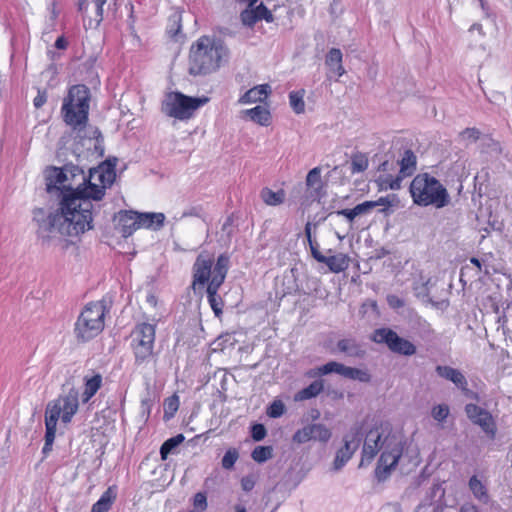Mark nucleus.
Masks as SVG:
<instances>
[{"label": "nucleus", "mask_w": 512, "mask_h": 512, "mask_svg": "<svg viewBox=\"0 0 512 512\" xmlns=\"http://www.w3.org/2000/svg\"><path fill=\"white\" fill-rule=\"evenodd\" d=\"M102 386V376L100 374H95L92 377H85L84 383V391L82 394L83 402H88L101 388Z\"/></svg>", "instance_id": "nucleus-30"}, {"label": "nucleus", "mask_w": 512, "mask_h": 512, "mask_svg": "<svg viewBox=\"0 0 512 512\" xmlns=\"http://www.w3.org/2000/svg\"><path fill=\"white\" fill-rule=\"evenodd\" d=\"M47 100V96L45 92L39 91L37 96L33 100V104L36 108L42 107Z\"/></svg>", "instance_id": "nucleus-60"}, {"label": "nucleus", "mask_w": 512, "mask_h": 512, "mask_svg": "<svg viewBox=\"0 0 512 512\" xmlns=\"http://www.w3.org/2000/svg\"><path fill=\"white\" fill-rule=\"evenodd\" d=\"M387 302L390 307L398 309L404 306V301L396 295H388Z\"/></svg>", "instance_id": "nucleus-55"}, {"label": "nucleus", "mask_w": 512, "mask_h": 512, "mask_svg": "<svg viewBox=\"0 0 512 512\" xmlns=\"http://www.w3.org/2000/svg\"><path fill=\"white\" fill-rule=\"evenodd\" d=\"M345 365L336 361H329L326 364L318 367V373L320 375H327L336 373L341 376L344 374Z\"/></svg>", "instance_id": "nucleus-40"}, {"label": "nucleus", "mask_w": 512, "mask_h": 512, "mask_svg": "<svg viewBox=\"0 0 512 512\" xmlns=\"http://www.w3.org/2000/svg\"><path fill=\"white\" fill-rule=\"evenodd\" d=\"M311 254L313 258L320 263L321 256H324L318 249L319 245L316 241H310L309 242Z\"/></svg>", "instance_id": "nucleus-59"}, {"label": "nucleus", "mask_w": 512, "mask_h": 512, "mask_svg": "<svg viewBox=\"0 0 512 512\" xmlns=\"http://www.w3.org/2000/svg\"><path fill=\"white\" fill-rule=\"evenodd\" d=\"M184 440L185 437L182 434H178L167 439L160 447L161 459L166 460L168 455L171 454Z\"/></svg>", "instance_id": "nucleus-33"}, {"label": "nucleus", "mask_w": 512, "mask_h": 512, "mask_svg": "<svg viewBox=\"0 0 512 512\" xmlns=\"http://www.w3.org/2000/svg\"><path fill=\"white\" fill-rule=\"evenodd\" d=\"M371 204H375V207L378 206H384V207H390L392 205V202L390 201L389 197H380L378 200L371 201Z\"/></svg>", "instance_id": "nucleus-61"}, {"label": "nucleus", "mask_w": 512, "mask_h": 512, "mask_svg": "<svg viewBox=\"0 0 512 512\" xmlns=\"http://www.w3.org/2000/svg\"><path fill=\"white\" fill-rule=\"evenodd\" d=\"M417 334L424 340H430L434 337V330L429 322L425 319L418 318L415 322Z\"/></svg>", "instance_id": "nucleus-38"}, {"label": "nucleus", "mask_w": 512, "mask_h": 512, "mask_svg": "<svg viewBox=\"0 0 512 512\" xmlns=\"http://www.w3.org/2000/svg\"><path fill=\"white\" fill-rule=\"evenodd\" d=\"M69 169L52 167L46 174V190L49 193L53 191L59 192L60 199L62 198V191L67 189V173Z\"/></svg>", "instance_id": "nucleus-16"}, {"label": "nucleus", "mask_w": 512, "mask_h": 512, "mask_svg": "<svg viewBox=\"0 0 512 512\" xmlns=\"http://www.w3.org/2000/svg\"><path fill=\"white\" fill-rule=\"evenodd\" d=\"M227 55V48L220 40L202 36L191 45L189 74L198 76L213 73L220 68Z\"/></svg>", "instance_id": "nucleus-4"}, {"label": "nucleus", "mask_w": 512, "mask_h": 512, "mask_svg": "<svg viewBox=\"0 0 512 512\" xmlns=\"http://www.w3.org/2000/svg\"><path fill=\"white\" fill-rule=\"evenodd\" d=\"M193 505L196 509L203 511L207 507V499L205 494L199 492L196 493L193 499Z\"/></svg>", "instance_id": "nucleus-52"}, {"label": "nucleus", "mask_w": 512, "mask_h": 512, "mask_svg": "<svg viewBox=\"0 0 512 512\" xmlns=\"http://www.w3.org/2000/svg\"><path fill=\"white\" fill-rule=\"evenodd\" d=\"M139 226L144 228L160 229L164 225L165 215L163 213L146 212L138 213Z\"/></svg>", "instance_id": "nucleus-26"}, {"label": "nucleus", "mask_w": 512, "mask_h": 512, "mask_svg": "<svg viewBox=\"0 0 512 512\" xmlns=\"http://www.w3.org/2000/svg\"><path fill=\"white\" fill-rule=\"evenodd\" d=\"M358 432L356 431L351 436L346 435L344 437V446L336 452V456L333 462L334 470L338 471L342 469L345 464L352 458L355 451L358 449L359 440H356Z\"/></svg>", "instance_id": "nucleus-15"}, {"label": "nucleus", "mask_w": 512, "mask_h": 512, "mask_svg": "<svg viewBox=\"0 0 512 512\" xmlns=\"http://www.w3.org/2000/svg\"><path fill=\"white\" fill-rule=\"evenodd\" d=\"M77 1V7L78 11L81 13H85L88 4L90 2L94 3L96 6V16H97V22H101L103 20V6L107 2V0H76Z\"/></svg>", "instance_id": "nucleus-37"}, {"label": "nucleus", "mask_w": 512, "mask_h": 512, "mask_svg": "<svg viewBox=\"0 0 512 512\" xmlns=\"http://www.w3.org/2000/svg\"><path fill=\"white\" fill-rule=\"evenodd\" d=\"M267 434L266 428L263 424H254L251 427V437L254 441H261Z\"/></svg>", "instance_id": "nucleus-51"}, {"label": "nucleus", "mask_w": 512, "mask_h": 512, "mask_svg": "<svg viewBox=\"0 0 512 512\" xmlns=\"http://www.w3.org/2000/svg\"><path fill=\"white\" fill-rule=\"evenodd\" d=\"M116 498V494L112 487H109L99 498V500L93 504L91 512H108Z\"/></svg>", "instance_id": "nucleus-31"}, {"label": "nucleus", "mask_w": 512, "mask_h": 512, "mask_svg": "<svg viewBox=\"0 0 512 512\" xmlns=\"http://www.w3.org/2000/svg\"><path fill=\"white\" fill-rule=\"evenodd\" d=\"M342 52L338 48H331L325 58V65L328 68V77L331 75L336 76V80L345 74V69L342 64Z\"/></svg>", "instance_id": "nucleus-20"}, {"label": "nucleus", "mask_w": 512, "mask_h": 512, "mask_svg": "<svg viewBox=\"0 0 512 512\" xmlns=\"http://www.w3.org/2000/svg\"><path fill=\"white\" fill-rule=\"evenodd\" d=\"M260 196L265 204L270 206H277L282 204L285 200V192L283 190L272 191L269 188H263Z\"/></svg>", "instance_id": "nucleus-32"}, {"label": "nucleus", "mask_w": 512, "mask_h": 512, "mask_svg": "<svg viewBox=\"0 0 512 512\" xmlns=\"http://www.w3.org/2000/svg\"><path fill=\"white\" fill-rule=\"evenodd\" d=\"M321 183V169L319 167H315L311 169L306 176V185L308 187H314L316 185H320Z\"/></svg>", "instance_id": "nucleus-48"}, {"label": "nucleus", "mask_w": 512, "mask_h": 512, "mask_svg": "<svg viewBox=\"0 0 512 512\" xmlns=\"http://www.w3.org/2000/svg\"><path fill=\"white\" fill-rule=\"evenodd\" d=\"M79 409V393L75 387L64 391L57 399L50 401L45 410V422L57 427L59 419L64 424L71 422Z\"/></svg>", "instance_id": "nucleus-8"}, {"label": "nucleus", "mask_w": 512, "mask_h": 512, "mask_svg": "<svg viewBox=\"0 0 512 512\" xmlns=\"http://www.w3.org/2000/svg\"><path fill=\"white\" fill-rule=\"evenodd\" d=\"M230 266V256L223 253L218 256L213 268L211 283L223 284Z\"/></svg>", "instance_id": "nucleus-22"}, {"label": "nucleus", "mask_w": 512, "mask_h": 512, "mask_svg": "<svg viewBox=\"0 0 512 512\" xmlns=\"http://www.w3.org/2000/svg\"><path fill=\"white\" fill-rule=\"evenodd\" d=\"M202 215V208L200 206H194L190 207L189 209L185 210L182 214L183 218L186 217H201Z\"/></svg>", "instance_id": "nucleus-57"}, {"label": "nucleus", "mask_w": 512, "mask_h": 512, "mask_svg": "<svg viewBox=\"0 0 512 512\" xmlns=\"http://www.w3.org/2000/svg\"><path fill=\"white\" fill-rule=\"evenodd\" d=\"M68 45L67 40L64 38V36H60L55 41V47L57 49H66Z\"/></svg>", "instance_id": "nucleus-63"}, {"label": "nucleus", "mask_w": 512, "mask_h": 512, "mask_svg": "<svg viewBox=\"0 0 512 512\" xmlns=\"http://www.w3.org/2000/svg\"><path fill=\"white\" fill-rule=\"evenodd\" d=\"M240 19L243 25L248 27H253L255 23L259 21V17L252 7H248L247 9L243 10L240 14Z\"/></svg>", "instance_id": "nucleus-43"}, {"label": "nucleus", "mask_w": 512, "mask_h": 512, "mask_svg": "<svg viewBox=\"0 0 512 512\" xmlns=\"http://www.w3.org/2000/svg\"><path fill=\"white\" fill-rule=\"evenodd\" d=\"M170 21L173 23V26L175 25L176 26V29H173V27L171 26V28L168 29V33L172 36V37H175L177 36V34L179 33L180 29H181V24H180V16L179 15H173L171 18H170Z\"/></svg>", "instance_id": "nucleus-54"}, {"label": "nucleus", "mask_w": 512, "mask_h": 512, "mask_svg": "<svg viewBox=\"0 0 512 512\" xmlns=\"http://www.w3.org/2000/svg\"><path fill=\"white\" fill-rule=\"evenodd\" d=\"M214 263V256L206 251L201 252L192 267L193 272V287L197 285L204 286L208 285L212 279L213 270L212 265Z\"/></svg>", "instance_id": "nucleus-13"}, {"label": "nucleus", "mask_w": 512, "mask_h": 512, "mask_svg": "<svg viewBox=\"0 0 512 512\" xmlns=\"http://www.w3.org/2000/svg\"><path fill=\"white\" fill-rule=\"evenodd\" d=\"M372 341L379 344H386L388 348L397 354L412 356L416 353V346L407 339H404L390 328H379L373 332Z\"/></svg>", "instance_id": "nucleus-11"}, {"label": "nucleus", "mask_w": 512, "mask_h": 512, "mask_svg": "<svg viewBox=\"0 0 512 512\" xmlns=\"http://www.w3.org/2000/svg\"><path fill=\"white\" fill-rule=\"evenodd\" d=\"M90 90L83 84L70 87L63 99L61 115L63 121L73 130L86 127L89 115Z\"/></svg>", "instance_id": "nucleus-6"}, {"label": "nucleus", "mask_w": 512, "mask_h": 512, "mask_svg": "<svg viewBox=\"0 0 512 512\" xmlns=\"http://www.w3.org/2000/svg\"><path fill=\"white\" fill-rule=\"evenodd\" d=\"M431 415L438 422L445 421L446 418L449 415V407H448V405H446V404H439V405L434 406L432 408Z\"/></svg>", "instance_id": "nucleus-46"}, {"label": "nucleus", "mask_w": 512, "mask_h": 512, "mask_svg": "<svg viewBox=\"0 0 512 512\" xmlns=\"http://www.w3.org/2000/svg\"><path fill=\"white\" fill-rule=\"evenodd\" d=\"M285 412V405L281 400H274L267 408V415L271 418H279Z\"/></svg>", "instance_id": "nucleus-45"}, {"label": "nucleus", "mask_w": 512, "mask_h": 512, "mask_svg": "<svg viewBox=\"0 0 512 512\" xmlns=\"http://www.w3.org/2000/svg\"><path fill=\"white\" fill-rule=\"evenodd\" d=\"M156 325L147 322L139 323L131 333V348L135 358V365L140 366L155 356Z\"/></svg>", "instance_id": "nucleus-10"}, {"label": "nucleus", "mask_w": 512, "mask_h": 512, "mask_svg": "<svg viewBox=\"0 0 512 512\" xmlns=\"http://www.w3.org/2000/svg\"><path fill=\"white\" fill-rule=\"evenodd\" d=\"M336 350L339 353L351 358L361 359L365 356L364 345L355 337H345L337 341Z\"/></svg>", "instance_id": "nucleus-17"}, {"label": "nucleus", "mask_w": 512, "mask_h": 512, "mask_svg": "<svg viewBox=\"0 0 512 512\" xmlns=\"http://www.w3.org/2000/svg\"><path fill=\"white\" fill-rule=\"evenodd\" d=\"M369 165L367 156L364 153L357 152L351 157L352 174L364 172Z\"/></svg>", "instance_id": "nucleus-36"}, {"label": "nucleus", "mask_w": 512, "mask_h": 512, "mask_svg": "<svg viewBox=\"0 0 512 512\" xmlns=\"http://www.w3.org/2000/svg\"><path fill=\"white\" fill-rule=\"evenodd\" d=\"M336 214L344 216L349 222H353L354 219L358 216L354 208L338 210L336 211Z\"/></svg>", "instance_id": "nucleus-58"}, {"label": "nucleus", "mask_w": 512, "mask_h": 512, "mask_svg": "<svg viewBox=\"0 0 512 512\" xmlns=\"http://www.w3.org/2000/svg\"><path fill=\"white\" fill-rule=\"evenodd\" d=\"M141 406L143 409V413H147V417H148L150 414V400L149 399L142 400Z\"/></svg>", "instance_id": "nucleus-64"}, {"label": "nucleus", "mask_w": 512, "mask_h": 512, "mask_svg": "<svg viewBox=\"0 0 512 512\" xmlns=\"http://www.w3.org/2000/svg\"><path fill=\"white\" fill-rule=\"evenodd\" d=\"M106 307L103 302L88 303L78 316L74 333L79 342L85 343L99 335L104 329Z\"/></svg>", "instance_id": "nucleus-7"}, {"label": "nucleus", "mask_w": 512, "mask_h": 512, "mask_svg": "<svg viewBox=\"0 0 512 512\" xmlns=\"http://www.w3.org/2000/svg\"><path fill=\"white\" fill-rule=\"evenodd\" d=\"M331 431L323 424H308L297 430L292 440L295 443L303 444L310 440H318L326 443L331 438Z\"/></svg>", "instance_id": "nucleus-14"}, {"label": "nucleus", "mask_w": 512, "mask_h": 512, "mask_svg": "<svg viewBox=\"0 0 512 512\" xmlns=\"http://www.w3.org/2000/svg\"><path fill=\"white\" fill-rule=\"evenodd\" d=\"M254 10L259 17V21L262 19H264L268 23H271L274 21L273 14L263 3H261L257 7H255Z\"/></svg>", "instance_id": "nucleus-50"}, {"label": "nucleus", "mask_w": 512, "mask_h": 512, "mask_svg": "<svg viewBox=\"0 0 512 512\" xmlns=\"http://www.w3.org/2000/svg\"><path fill=\"white\" fill-rule=\"evenodd\" d=\"M242 489L246 492L251 491L255 486V480L252 476H245L241 479Z\"/></svg>", "instance_id": "nucleus-56"}, {"label": "nucleus", "mask_w": 512, "mask_h": 512, "mask_svg": "<svg viewBox=\"0 0 512 512\" xmlns=\"http://www.w3.org/2000/svg\"><path fill=\"white\" fill-rule=\"evenodd\" d=\"M343 377L362 383H368L371 380V375L367 370L349 366H345Z\"/></svg>", "instance_id": "nucleus-34"}, {"label": "nucleus", "mask_w": 512, "mask_h": 512, "mask_svg": "<svg viewBox=\"0 0 512 512\" xmlns=\"http://www.w3.org/2000/svg\"><path fill=\"white\" fill-rule=\"evenodd\" d=\"M398 164L400 165L399 174L404 177L411 176L416 171L417 157L412 150L407 149L398 160Z\"/></svg>", "instance_id": "nucleus-25"}, {"label": "nucleus", "mask_w": 512, "mask_h": 512, "mask_svg": "<svg viewBox=\"0 0 512 512\" xmlns=\"http://www.w3.org/2000/svg\"><path fill=\"white\" fill-rule=\"evenodd\" d=\"M45 443L42 448V454L44 457H47V455L51 452L52 446L55 440L56 435V428L55 426L51 425L50 423L45 422Z\"/></svg>", "instance_id": "nucleus-39"}, {"label": "nucleus", "mask_w": 512, "mask_h": 512, "mask_svg": "<svg viewBox=\"0 0 512 512\" xmlns=\"http://www.w3.org/2000/svg\"><path fill=\"white\" fill-rule=\"evenodd\" d=\"M469 489L473 496L480 502L486 504L489 502V494L486 486L477 476H472L468 482Z\"/></svg>", "instance_id": "nucleus-29"}, {"label": "nucleus", "mask_w": 512, "mask_h": 512, "mask_svg": "<svg viewBox=\"0 0 512 512\" xmlns=\"http://www.w3.org/2000/svg\"><path fill=\"white\" fill-rule=\"evenodd\" d=\"M375 208V204H371V201L362 202L354 207L356 214L363 215L369 213Z\"/></svg>", "instance_id": "nucleus-53"}, {"label": "nucleus", "mask_w": 512, "mask_h": 512, "mask_svg": "<svg viewBox=\"0 0 512 512\" xmlns=\"http://www.w3.org/2000/svg\"><path fill=\"white\" fill-rule=\"evenodd\" d=\"M320 263L328 266L329 270L333 273H340L347 269L349 259L345 254L339 253L337 255L321 256Z\"/></svg>", "instance_id": "nucleus-23"}, {"label": "nucleus", "mask_w": 512, "mask_h": 512, "mask_svg": "<svg viewBox=\"0 0 512 512\" xmlns=\"http://www.w3.org/2000/svg\"><path fill=\"white\" fill-rule=\"evenodd\" d=\"M138 212L123 211L119 214L118 230L123 237H129L140 228Z\"/></svg>", "instance_id": "nucleus-19"}, {"label": "nucleus", "mask_w": 512, "mask_h": 512, "mask_svg": "<svg viewBox=\"0 0 512 512\" xmlns=\"http://www.w3.org/2000/svg\"><path fill=\"white\" fill-rule=\"evenodd\" d=\"M409 192L413 203L420 207L433 206L441 209L451 202L445 186L429 173L417 174L410 183Z\"/></svg>", "instance_id": "nucleus-5"}, {"label": "nucleus", "mask_w": 512, "mask_h": 512, "mask_svg": "<svg viewBox=\"0 0 512 512\" xmlns=\"http://www.w3.org/2000/svg\"><path fill=\"white\" fill-rule=\"evenodd\" d=\"M323 389H324L323 380H315L307 387L299 390L294 395V400L295 401H304V400H309V399L315 398L323 391Z\"/></svg>", "instance_id": "nucleus-27"}, {"label": "nucleus", "mask_w": 512, "mask_h": 512, "mask_svg": "<svg viewBox=\"0 0 512 512\" xmlns=\"http://www.w3.org/2000/svg\"><path fill=\"white\" fill-rule=\"evenodd\" d=\"M209 99L207 97H190L181 92H170L162 102V112L178 120L190 119L194 112L205 105Z\"/></svg>", "instance_id": "nucleus-9"}, {"label": "nucleus", "mask_w": 512, "mask_h": 512, "mask_svg": "<svg viewBox=\"0 0 512 512\" xmlns=\"http://www.w3.org/2000/svg\"><path fill=\"white\" fill-rule=\"evenodd\" d=\"M441 491V487L439 484H434L429 492H428V500L425 501V502H422L420 503L417 508H416V512H420L423 508H425L426 506H429L432 504V501L433 499L436 497V495Z\"/></svg>", "instance_id": "nucleus-49"}, {"label": "nucleus", "mask_w": 512, "mask_h": 512, "mask_svg": "<svg viewBox=\"0 0 512 512\" xmlns=\"http://www.w3.org/2000/svg\"><path fill=\"white\" fill-rule=\"evenodd\" d=\"M481 132L477 128H466L459 133V138L465 144L476 142L480 138Z\"/></svg>", "instance_id": "nucleus-44"}, {"label": "nucleus", "mask_w": 512, "mask_h": 512, "mask_svg": "<svg viewBox=\"0 0 512 512\" xmlns=\"http://www.w3.org/2000/svg\"><path fill=\"white\" fill-rule=\"evenodd\" d=\"M304 95L305 90L303 89L289 93L290 106L296 114H301L305 111Z\"/></svg>", "instance_id": "nucleus-35"}, {"label": "nucleus", "mask_w": 512, "mask_h": 512, "mask_svg": "<svg viewBox=\"0 0 512 512\" xmlns=\"http://www.w3.org/2000/svg\"><path fill=\"white\" fill-rule=\"evenodd\" d=\"M467 418L489 438L494 440L497 435V423L495 417L486 409L469 403L465 405Z\"/></svg>", "instance_id": "nucleus-12"}, {"label": "nucleus", "mask_w": 512, "mask_h": 512, "mask_svg": "<svg viewBox=\"0 0 512 512\" xmlns=\"http://www.w3.org/2000/svg\"><path fill=\"white\" fill-rule=\"evenodd\" d=\"M271 93V87L268 84L257 85L249 89L239 98L241 104H251L255 102H263Z\"/></svg>", "instance_id": "nucleus-21"}, {"label": "nucleus", "mask_w": 512, "mask_h": 512, "mask_svg": "<svg viewBox=\"0 0 512 512\" xmlns=\"http://www.w3.org/2000/svg\"><path fill=\"white\" fill-rule=\"evenodd\" d=\"M165 405H167L168 409H170L172 412H175L178 408V398L173 397L168 399Z\"/></svg>", "instance_id": "nucleus-62"}, {"label": "nucleus", "mask_w": 512, "mask_h": 512, "mask_svg": "<svg viewBox=\"0 0 512 512\" xmlns=\"http://www.w3.org/2000/svg\"><path fill=\"white\" fill-rule=\"evenodd\" d=\"M238 458L239 452L235 448L228 449L222 458V467L226 470L232 469Z\"/></svg>", "instance_id": "nucleus-42"}, {"label": "nucleus", "mask_w": 512, "mask_h": 512, "mask_svg": "<svg viewBox=\"0 0 512 512\" xmlns=\"http://www.w3.org/2000/svg\"><path fill=\"white\" fill-rule=\"evenodd\" d=\"M64 169H69L70 172L67 173V189L62 191V198L60 199L58 210L49 215H46L43 208H35L33 210V222L37 225L36 232L42 244H49L58 236H78L80 234L69 231L70 228L66 226H68L70 222L62 221L60 216L65 215V211L62 210L64 198L71 193L82 191L88 184L87 178L84 175V171L73 164L65 165Z\"/></svg>", "instance_id": "nucleus-3"}, {"label": "nucleus", "mask_w": 512, "mask_h": 512, "mask_svg": "<svg viewBox=\"0 0 512 512\" xmlns=\"http://www.w3.org/2000/svg\"><path fill=\"white\" fill-rule=\"evenodd\" d=\"M404 176L399 174L396 177H392L391 175H387L386 178L382 182V186L385 189L398 190L401 188V183Z\"/></svg>", "instance_id": "nucleus-47"}, {"label": "nucleus", "mask_w": 512, "mask_h": 512, "mask_svg": "<svg viewBox=\"0 0 512 512\" xmlns=\"http://www.w3.org/2000/svg\"><path fill=\"white\" fill-rule=\"evenodd\" d=\"M251 457L255 462L263 463L272 457V447L257 446L252 451Z\"/></svg>", "instance_id": "nucleus-41"}, {"label": "nucleus", "mask_w": 512, "mask_h": 512, "mask_svg": "<svg viewBox=\"0 0 512 512\" xmlns=\"http://www.w3.org/2000/svg\"><path fill=\"white\" fill-rule=\"evenodd\" d=\"M222 284L211 283L209 282L207 286V298L210 304L211 309L213 310L215 316L220 317L223 312V300L218 295V290Z\"/></svg>", "instance_id": "nucleus-24"}, {"label": "nucleus", "mask_w": 512, "mask_h": 512, "mask_svg": "<svg viewBox=\"0 0 512 512\" xmlns=\"http://www.w3.org/2000/svg\"><path fill=\"white\" fill-rule=\"evenodd\" d=\"M116 158H109L90 169L87 185L82 191L66 196L62 203L64 216L62 221H69L68 228L72 233H84L93 228L91 200L99 201L105 195V190L111 187L116 179Z\"/></svg>", "instance_id": "nucleus-1"}, {"label": "nucleus", "mask_w": 512, "mask_h": 512, "mask_svg": "<svg viewBox=\"0 0 512 512\" xmlns=\"http://www.w3.org/2000/svg\"><path fill=\"white\" fill-rule=\"evenodd\" d=\"M435 371L438 376L451 381L463 392H467L469 390L466 377L460 370L446 365H438L436 366Z\"/></svg>", "instance_id": "nucleus-18"}, {"label": "nucleus", "mask_w": 512, "mask_h": 512, "mask_svg": "<svg viewBox=\"0 0 512 512\" xmlns=\"http://www.w3.org/2000/svg\"><path fill=\"white\" fill-rule=\"evenodd\" d=\"M379 451L382 452L374 476L378 482H384L398 465L403 453V443L396 435L382 427L370 429L363 444L360 466L371 463Z\"/></svg>", "instance_id": "nucleus-2"}, {"label": "nucleus", "mask_w": 512, "mask_h": 512, "mask_svg": "<svg viewBox=\"0 0 512 512\" xmlns=\"http://www.w3.org/2000/svg\"><path fill=\"white\" fill-rule=\"evenodd\" d=\"M243 113L250 118L251 121L261 125L268 126L271 120L270 111L263 106H256L252 109H247Z\"/></svg>", "instance_id": "nucleus-28"}]
</instances>
